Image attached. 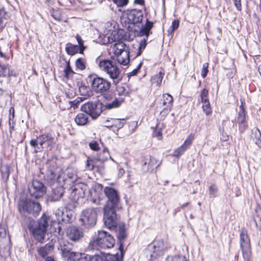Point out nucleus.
Returning <instances> with one entry per match:
<instances>
[{
	"label": "nucleus",
	"mask_w": 261,
	"mask_h": 261,
	"mask_svg": "<svg viewBox=\"0 0 261 261\" xmlns=\"http://www.w3.org/2000/svg\"><path fill=\"white\" fill-rule=\"evenodd\" d=\"M160 165V162L152 156H149V158H145L143 162V168L144 170L148 172H152L154 169H156Z\"/></svg>",
	"instance_id": "obj_19"
},
{
	"label": "nucleus",
	"mask_w": 261,
	"mask_h": 261,
	"mask_svg": "<svg viewBox=\"0 0 261 261\" xmlns=\"http://www.w3.org/2000/svg\"><path fill=\"white\" fill-rule=\"evenodd\" d=\"M50 13L52 17L58 21L61 20V16L60 11L54 9L50 10Z\"/></svg>",
	"instance_id": "obj_48"
},
{
	"label": "nucleus",
	"mask_w": 261,
	"mask_h": 261,
	"mask_svg": "<svg viewBox=\"0 0 261 261\" xmlns=\"http://www.w3.org/2000/svg\"><path fill=\"white\" fill-rule=\"evenodd\" d=\"M115 239L112 235L104 230H98L97 234L92 238L89 243V247L91 249H109L115 244Z\"/></svg>",
	"instance_id": "obj_1"
},
{
	"label": "nucleus",
	"mask_w": 261,
	"mask_h": 261,
	"mask_svg": "<svg viewBox=\"0 0 261 261\" xmlns=\"http://www.w3.org/2000/svg\"><path fill=\"white\" fill-rule=\"evenodd\" d=\"M116 91L118 95H122L124 94L125 92V89L124 87L121 86H117L116 87Z\"/></svg>",
	"instance_id": "obj_58"
},
{
	"label": "nucleus",
	"mask_w": 261,
	"mask_h": 261,
	"mask_svg": "<svg viewBox=\"0 0 261 261\" xmlns=\"http://www.w3.org/2000/svg\"><path fill=\"white\" fill-rule=\"evenodd\" d=\"M74 121L78 125H85L88 122V116L85 113H79L75 117Z\"/></svg>",
	"instance_id": "obj_31"
},
{
	"label": "nucleus",
	"mask_w": 261,
	"mask_h": 261,
	"mask_svg": "<svg viewBox=\"0 0 261 261\" xmlns=\"http://www.w3.org/2000/svg\"><path fill=\"white\" fill-rule=\"evenodd\" d=\"M94 167V165L93 164V161L91 160L90 158H88L87 160L86 164V168L87 170H92L93 169Z\"/></svg>",
	"instance_id": "obj_55"
},
{
	"label": "nucleus",
	"mask_w": 261,
	"mask_h": 261,
	"mask_svg": "<svg viewBox=\"0 0 261 261\" xmlns=\"http://www.w3.org/2000/svg\"><path fill=\"white\" fill-rule=\"evenodd\" d=\"M19 213L23 215L31 214L37 216L41 210V206L38 202L31 200L28 198H21L17 204Z\"/></svg>",
	"instance_id": "obj_5"
},
{
	"label": "nucleus",
	"mask_w": 261,
	"mask_h": 261,
	"mask_svg": "<svg viewBox=\"0 0 261 261\" xmlns=\"http://www.w3.org/2000/svg\"><path fill=\"white\" fill-rule=\"evenodd\" d=\"M83 101V98L82 97H77L76 99L73 101H70L69 104L70 105V107H73L74 109L77 108L78 105Z\"/></svg>",
	"instance_id": "obj_51"
},
{
	"label": "nucleus",
	"mask_w": 261,
	"mask_h": 261,
	"mask_svg": "<svg viewBox=\"0 0 261 261\" xmlns=\"http://www.w3.org/2000/svg\"><path fill=\"white\" fill-rule=\"evenodd\" d=\"M164 75V73L162 71H160L158 74L153 76L151 79V82L152 84H155L156 86H160Z\"/></svg>",
	"instance_id": "obj_37"
},
{
	"label": "nucleus",
	"mask_w": 261,
	"mask_h": 261,
	"mask_svg": "<svg viewBox=\"0 0 261 261\" xmlns=\"http://www.w3.org/2000/svg\"><path fill=\"white\" fill-rule=\"evenodd\" d=\"M219 190L217 186L212 184L208 188V194L210 197L215 198L218 196Z\"/></svg>",
	"instance_id": "obj_39"
},
{
	"label": "nucleus",
	"mask_w": 261,
	"mask_h": 261,
	"mask_svg": "<svg viewBox=\"0 0 261 261\" xmlns=\"http://www.w3.org/2000/svg\"><path fill=\"white\" fill-rule=\"evenodd\" d=\"M168 248L166 242L162 239H155L148 245L145 254L148 260H154L162 256Z\"/></svg>",
	"instance_id": "obj_2"
},
{
	"label": "nucleus",
	"mask_w": 261,
	"mask_h": 261,
	"mask_svg": "<svg viewBox=\"0 0 261 261\" xmlns=\"http://www.w3.org/2000/svg\"><path fill=\"white\" fill-rule=\"evenodd\" d=\"M73 247V245L72 243L69 242L68 241H63L60 243L62 255L63 257H67L68 260L69 259L71 255L75 253L72 251Z\"/></svg>",
	"instance_id": "obj_20"
},
{
	"label": "nucleus",
	"mask_w": 261,
	"mask_h": 261,
	"mask_svg": "<svg viewBox=\"0 0 261 261\" xmlns=\"http://www.w3.org/2000/svg\"><path fill=\"white\" fill-rule=\"evenodd\" d=\"M75 64L76 67L79 69L84 70L86 68L85 63L81 58H79L76 60Z\"/></svg>",
	"instance_id": "obj_49"
},
{
	"label": "nucleus",
	"mask_w": 261,
	"mask_h": 261,
	"mask_svg": "<svg viewBox=\"0 0 261 261\" xmlns=\"http://www.w3.org/2000/svg\"><path fill=\"white\" fill-rule=\"evenodd\" d=\"M52 248L51 245H46L45 246L42 247L38 250V254L42 257H44L49 253L50 249Z\"/></svg>",
	"instance_id": "obj_40"
},
{
	"label": "nucleus",
	"mask_w": 261,
	"mask_h": 261,
	"mask_svg": "<svg viewBox=\"0 0 261 261\" xmlns=\"http://www.w3.org/2000/svg\"><path fill=\"white\" fill-rule=\"evenodd\" d=\"M164 128V125L163 123H159L156 124L155 128H153V133L152 136L155 137L159 140L162 139V131Z\"/></svg>",
	"instance_id": "obj_34"
},
{
	"label": "nucleus",
	"mask_w": 261,
	"mask_h": 261,
	"mask_svg": "<svg viewBox=\"0 0 261 261\" xmlns=\"http://www.w3.org/2000/svg\"><path fill=\"white\" fill-rule=\"evenodd\" d=\"M120 253L108 254L103 257L104 261H122L124 256L123 245L121 244L119 246Z\"/></svg>",
	"instance_id": "obj_22"
},
{
	"label": "nucleus",
	"mask_w": 261,
	"mask_h": 261,
	"mask_svg": "<svg viewBox=\"0 0 261 261\" xmlns=\"http://www.w3.org/2000/svg\"><path fill=\"white\" fill-rule=\"evenodd\" d=\"M77 180L78 177L76 171L72 170L68 171L64 180L65 184L71 185L74 184L77 181Z\"/></svg>",
	"instance_id": "obj_27"
},
{
	"label": "nucleus",
	"mask_w": 261,
	"mask_h": 261,
	"mask_svg": "<svg viewBox=\"0 0 261 261\" xmlns=\"http://www.w3.org/2000/svg\"><path fill=\"white\" fill-rule=\"evenodd\" d=\"M44 261H56L55 259L51 256H47Z\"/></svg>",
	"instance_id": "obj_64"
},
{
	"label": "nucleus",
	"mask_w": 261,
	"mask_h": 261,
	"mask_svg": "<svg viewBox=\"0 0 261 261\" xmlns=\"http://www.w3.org/2000/svg\"><path fill=\"white\" fill-rule=\"evenodd\" d=\"M71 190L69 198L73 202H77L80 198L83 197L84 192L82 189L72 187Z\"/></svg>",
	"instance_id": "obj_25"
},
{
	"label": "nucleus",
	"mask_w": 261,
	"mask_h": 261,
	"mask_svg": "<svg viewBox=\"0 0 261 261\" xmlns=\"http://www.w3.org/2000/svg\"><path fill=\"white\" fill-rule=\"evenodd\" d=\"M101 103L93 102H88L83 105L81 107V110L85 112L87 115L90 116L92 119H96L101 114Z\"/></svg>",
	"instance_id": "obj_13"
},
{
	"label": "nucleus",
	"mask_w": 261,
	"mask_h": 261,
	"mask_svg": "<svg viewBox=\"0 0 261 261\" xmlns=\"http://www.w3.org/2000/svg\"><path fill=\"white\" fill-rule=\"evenodd\" d=\"M162 104L164 106L161 112V115L165 117L171 111L173 106V97L169 94H164L162 99Z\"/></svg>",
	"instance_id": "obj_16"
},
{
	"label": "nucleus",
	"mask_w": 261,
	"mask_h": 261,
	"mask_svg": "<svg viewBox=\"0 0 261 261\" xmlns=\"http://www.w3.org/2000/svg\"><path fill=\"white\" fill-rule=\"evenodd\" d=\"M143 14L141 10H133L127 13V19L128 22L132 24H137L142 22Z\"/></svg>",
	"instance_id": "obj_18"
},
{
	"label": "nucleus",
	"mask_w": 261,
	"mask_h": 261,
	"mask_svg": "<svg viewBox=\"0 0 261 261\" xmlns=\"http://www.w3.org/2000/svg\"><path fill=\"white\" fill-rule=\"evenodd\" d=\"M153 23L152 21H149L148 19H146L145 24L140 29L139 32V36H145L146 39H147L149 35L152 34L151 29L152 28Z\"/></svg>",
	"instance_id": "obj_24"
},
{
	"label": "nucleus",
	"mask_w": 261,
	"mask_h": 261,
	"mask_svg": "<svg viewBox=\"0 0 261 261\" xmlns=\"http://www.w3.org/2000/svg\"><path fill=\"white\" fill-rule=\"evenodd\" d=\"M147 39L144 38L140 41L139 46L138 47V51L137 52V56H140L142 54V50L146 47L147 45Z\"/></svg>",
	"instance_id": "obj_43"
},
{
	"label": "nucleus",
	"mask_w": 261,
	"mask_h": 261,
	"mask_svg": "<svg viewBox=\"0 0 261 261\" xmlns=\"http://www.w3.org/2000/svg\"><path fill=\"white\" fill-rule=\"evenodd\" d=\"M10 167L8 165H2L0 166V172L2 179L4 182H7L9 179Z\"/></svg>",
	"instance_id": "obj_32"
},
{
	"label": "nucleus",
	"mask_w": 261,
	"mask_h": 261,
	"mask_svg": "<svg viewBox=\"0 0 261 261\" xmlns=\"http://www.w3.org/2000/svg\"><path fill=\"white\" fill-rule=\"evenodd\" d=\"M208 64L207 63H205L203 64L202 69L201 71V76L203 78H205L207 75V73L208 71Z\"/></svg>",
	"instance_id": "obj_53"
},
{
	"label": "nucleus",
	"mask_w": 261,
	"mask_h": 261,
	"mask_svg": "<svg viewBox=\"0 0 261 261\" xmlns=\"http://www.w3.org/2000/svg\"><path fill=\"white\" fill-rule=\"evenodd\" d=\"M195 138L194 134H191L185 140L184 143L173 152V155L178 158L190 146Z\"/></svg>",
	"instance_id": "obj_17"
},
{
	"label": "nucleus",
	"mask_w": 261,
	"mask_h": 261,
	"mask_svg": "<svg viewBox=\"0 0 261 261\" xmlns=\"http://www.w3.org/2000/svg\"><path fill=\"white\" fill-rule=\"evenodd\" d=\"M49 220V217L44 214L30 226V229L34 238L39 242L42 243L44 240Z\"/></svg>",
	"instance_id": "obj_4"
},
{
	"label": "nucleus",
	"mask_w": 261,
	"mask_h": 261,
	"mask_svg": "<svg viewBox=\"0 0 261 261\" xmlns=\"http://www.w3.org/2000/svg\"><path fill=\"white\" fill-rule=\"evenodd\" d=\"M208 90H206V89H203L201 91L200 97L202 103L209 101L208 98Z\"/></svg>",
	"instance_id": "obj_46"
},
{
	"label": "nucleus",
	"mask_w": 261,
	"mask_h": 261,
	"mask_svg": "<svg viewBox=\"0 0 261 261\" xmlns=\"http://www.w3.org/2000/svg\"><path fill=\"white\" fill-rule=\"evenodd\" d=\"M91 261H104L103 256L97 254L93 255Z\"/></svg>",
	"instance_id": "obj_59"
},
{
	"label": "nucleus",
	"mask_w": 261,
	"mask_h": 261,
	"mask_svg": "<svg viewBox=\"0 0 261 261\" xmlns=\"http://www.w3.org/2000/svg\"><path fill=\"white\" fill-rule=\"evenodd\" d=\"M76 39L79 44L77 46L80 48V53L82 54L85 49V47L84 45V41H83L80 36L79 35L76 36Z\"/></svg>",
	"instance_id": "obj_45"
},
{
	"label": "nucleus",
	"mask_w": 261,
	"mask_h": 261,
	"mask_svg": "<svg viewBox=\"0 0 261 261\" xmlns=\"http://www.w3.org/2000/svg\"><path fill=\"white\" fill-rule=\"evenodd\" d=\"M90 149L94 151H98L99 150V144L96 141H93L89 143Z\"/></svg>",
	"instance_id": "obj_56"
},
{
	"label": "nucleus",
	"mask_w": 261,
	"mask_h": 261,
	"mask_svg": "<svg viewBox=\"0 0 261 261\" xmlns=\"http://www.w3.org/2000/svg\"><path fill=\"white\" fill-rule=\"evenodd\" d=\"M28 191L31 197L37 199L42 197L45 194L46 187L42 182L34 180L29 185Z\"/></svg>",
	"instance_id": "obj_11"
},
{
	"label": "nucleus",
	"mask_w": 261,
	"mask_h": 261,
	"mask_svg": "<svg viewBox=\"0 0 261 261\" xmlns=\"http://www.w3.org/2000/svg\"><path fill=\"white\" fill-rule=\"evenodd\" d=\"M116 209L104 208V224L110 229L114 230L117 225L118 218L116 213Z\"/></svg>",
	"instance_id": "obj_12"
},
{
	"label": "nucleus",
	"mask_w": 261,
	"mask_h": 261,
	"mask_svg": "<svg viewBox=\"0 0 261 261\" xmlns=\"http://www.w3.org/2000/svg\"><path fill=\"white\" fill-rule=\"evenodd\" d=\"M104 193L108 198V201L104 208H117L120 202L118 192L112 187H106L104 189Z\"/></svg>",
	"instance_id": "obj_10"
},
{
	"label": "nucleus",
	"mask_w": 261,
	"mask_h": 261,
	"mask_svg": "<svg viewBox=\"0 0 261 261\" xmlns=\"http://www.w3.org/2000/svg\"><path fill=\"white\" fill-rule=\"evenodd\" d=\"M202 109L206 115H208L211 113V109L209 101L203 103Z\"/></svg>",
	"instance_id": "obj_50"
},
{
	"label": "nucleus",
	"mask_w": 261,
	"mask_h": 261,
	"mask_svg": "<svg viewBox=\"0 0 261 261\" xmlns=\"http://www.w3.org/2000/svg\"><path fill=\"white\" fill-rule=\"evenodd\" d=\"M111 122V125H105V126L107 127H116L117 130L122 128L125 122L124 119H114L110 118V119H107L106 120V122Z\"/></svg>",
	"instance_id": "obj_28"
},
{
	"label": "nucleus",
	"mask_w": 261,
	"mask_h": 261,
	"mask_svg": "<svg viewBox=\"0 0 261 261\" xmlns=\"http://www.w3.org/2000/svg\"><path fill=\"white\" fill-rule=\"evenodd\" d=\"M234 5L238 11L241 10V0H233Z\"/></svg>",
	"instance_id": "obj_60"
},
{
	"label": "nucleus",
	"mask_w": 261,
	"mask_h": 261,
	"mask_svg": "<svg viewBox=\"0 0 261 261\" xmlns=\"http://www.w3.org/2000/svg\"><path fill=\"white\" fill-rule=\"evenodd\" d=\"M129 53L126 51L124 52L122 55H117L118 62L121 65H126L129 62Z\"/></svg>",
	"instance_id": "obj_36"
},
{
	"label": "nucleus",
	"mask_w": 261,
	"mask_h": 261,
	"mask_svg": "<svg viewBox=\"0 0 261 261\" xmlns=\"http://www.w3.org/2000/svg\"><path fill=\"white\" fill-rule=\"evenodd\" d=\"M98 66L114 81L117 80H119L120 70L115 61L110 59L102 60L99 61Z\"/></svg>",
	"instance_id": "obj_6"
},
{
	"label": "nucleus",
	"mask_w": 261,
	"mask_h": 261,
	"mask_svg": "<svg viewBox=\"0 0 261 261\" xmlns=\"http://www.w3.org/2000/svg\"><path fill=\"white\" fill-rule=\"evenodd\" d=\"M123 99L122 98H115L112 102H107L103 105V107L106 109H112L119 107L122 102Z\"/></svg>",
	"instance_id": "obj_30"
},
{
	"label": "nucleus",
	"mask_w": 261,
	"mask_h": 261,
	"mask_svg": "<svg viewBox=\"0 0 261 261\" xmlns=\"http://www.w3.org/2000/svg\"><path fill=\"white\" fill-rule=\"evenodd\" d=\"M142 65V63L140 62L139 65H138L137 67L134 69L132 71L129 72L127 73V76L128 77H130L132 76L136 75L138 72H139L140 69L141 68V66Z\"/></svg>",
	"instance_id": "obj_54"
},
{
	"label": "nucleus",
	"mask_w": 261,
	"mask_h": 261,
	"mask_svg": "<svg viewBox=\"0 0 261 261\" xmlns=\"http://www.w3.org/2000/svg\"><path fill=\"white\" fill-rule=\"evenodd\" d=\"M89 78L92 90L95 93L103 94L109 90L111 83L108 80L99 77L97 75H90Z\"/></svg>",
	"instance_id": "obj_7"
},
{
	"label": "nucleus",
	"mask_w": 261,
	"mask_h": 261,
	"mask_svg": "<svg viewBox=\"0 0 261 261\" xmlns=\"http://www.w3.org/2000/svg\"><path fill=\"white\" fill-rule=\"evenodd\" d=\"M111 159L114 162L116 163V162L113 159L111 158ZM116 164L118 165V176L119 177H121L124 175L125 173V170L123 168H121L119 166V164L118 163L116 162Z\"/></svg>",
	"instance_id": "obj_57"
},
{
	"label": "nucleus",
	"mask_w": 261,
	"mask_h": 261,
	"mask_svg": "<svg viewBox=\"0 0 261 261\" xmlns=\"http://www.w3.org/2000/svg\"><path fill=\"white\" fill-rule=\"evenodd\" d=\"M97 208L90 207L84 210L81 215L80 221L87 228L95 226L97 220Z\"/></svg>",
	"instance_id": "obj_8"
},
{
	"label": "nucleus",
	"mask_w": 261,
	"mask_h": 261,
	"mask_svg": "<svg viewBox=\"0 0 261 261\" xmlns=\"http://www.w3.org/2000/svg\"><path fill=\"white\" fill-rule=\"evenodd\" d=\"M240 244L244 260L250 261L251 258L250 241L247 231L245 229H242L240 231Z\"/></svg>",
	"instance_id": "obj_9"
},
{
	"label": "nucleus",
	"mask_w": 261,
	"mask_h": 261,
	"mask_svg": "<svg viewBox=\"0 0 261 261\" xmlns=\"http://www.w3.org/2000/svg\"><path fill=\"white\" fill-rule=\"evenodd\" d=\"M104 33L105 34V37H107L108 42L110 43L113 42H116L118 41L120 39L118 31L116 30L114 27H113V29L112 28H106V30L105 31Z\"/></svg>",
	"instance_id": "obj_21"
},
{
	"label": "nucleus",
	"mask_w": 261,
	"mask_h": 261,
	"mask_svg": "<svg viewBox=\"0 0 261 261\" xmlns=\"http://www.w3.org/2000/svg\"><path fill=\"white\" fill-rule=\"evenodd\" d=\"M113 50L115 55H122L124 52L128 53L129 49L125 43L121 41L116 42L113 46Z\"/></svg>",
	"instance_id": "obj_23"
},
{
	"label": "nucleus",
	"mask_w": 261,
	"mask_h": 261,
	"mask_svg": "<svg viewBox=\"0 0 261 261\" xmlns=\"http://www.w3.org/2000/svg\"><path fill=\"white\" fill-rule=\"evenodd\" d=\"M6 16H7V12L5 10V9L3 8L0 9V22H1L0 30L1 31H2V29L4 27L3 20L4 19L6 18Z\"/></svg>",
	"instance_id": "obj_47"
},
{
	"label": "nucleus",
	"mask_w": 261,
	"mask_h": 261,
	"mask_svg": "<svg viewBox=\"0 0 261 261\" xmlns=\"http://www.w3.org/2000/svg\"><path fill=\"white\" fill-rule=\"evenodd\" d=\"M55 143L54 134L51 133L42 134L36 139L30 141V145L34 148V151L36 153L42 151L44 148L50 150Z\"/></svg>",
	"instance_id": "obj_3"
},
{
	"label": "nucleus",
	"mask_w": 261,
	"mask_h": 261,
	"mask_svg": "<svg viewBox=\"0 0 261 261\" xmlns=\"http://www.w3.org/2000/svg\"><path fill=\"white\" fill-rule=\"evenodd\" d=\"M171 258H172V261H186V257L185 256L176 255Z\"/></svg>",
	"instance_id": "obj_61"
},
{
	"label": "nucleus",
	"mask_w": 261,
	"mask_h": 261,
	"mask_svg": "<svg viewBox=\"0 0 261 261\" xmlns=\"http://www.w3.org/2000/svg\"><path fill=\"white\" fill-rule=\"evenodd\" d=\"M64 73L65 76L66 78H68L71 74L74 73V72L70 65V63L69 61L66 63V65L64 69Z\"/></svg>",
	"instance_id": "obj_44"
},
{
	"label": "nucleus",
	"mask_w": 261,
	"mask_h": 261,
	"mask_svg": "<svg viewBox=\"0 0 261 261\" xmlns=\"http://www.w3.org/2000/svg\"><path fill=\"white\" fill-rule=\"evenodd\" d=\"M117 237L118 239L119 245L123 244V242L126 237V228L124 224H120L116 231Z\"/></svg>",
	"instance_id": "obj_29"
},
{
	"label": "nucleus",
	"mask_w": 261,
	"mask_h": 261,
	"mask_svg": "<svg viewBox=\"0 0 261 261\" xmlns=\"http://www.w3.org/2000/svg\"><path fill=\"white\" fill-rule=\"evenodd\" d=\"M179 20L178 19L174 20L172 23L171 25L169 27V29L168 30V34H172L175 30L177 29V28L179 27Z\"/></svg>",
	"instance_id": "obj_42"
},
{
	"label": "nucleus",
	"mask_w": 261,
	"mask_h": 261,
	"mask_svg": "<svg viewBox=\"0 0 261 261\" xmlns=\"http://www.w3.org/2000/svg\"><path fill=\"white\" fill-rule=\"evenodd\" d=\"M118 7H122L128 4V0H112Z\"/></svg>",
	"instance_id": "obj_52"
},
{
	"label": "nucleus",
	"mask_w": 261,
	"mask_h": 261,
	"mask_svg": "<svg viewBox=\"0 0 261 261\" xmlns=\"http://www.w3.org/2000/svg\"><path fill=\"white\" fill-rule=\"evenodd\" d=\"M79 92L81 95L85 97L84 99H85L86 97H89L92 95V91L90 88L84 85H81L79 87Z\"/></svg>",
	"instance_id": "obj_35"
},
{
	"label": "nucleus",
	"mask_w": 261,
	"mask_h": 261,
	"mask_svg": "<svg viewBox=\"0 0 261 261\" xmlns=\"http://www.w3.org/2000/svg\"><path fill=\"white\" fill-rule=\"evenodd\" d=\"M9 113H10L9 121H10L12 119H13L14 117L15 110L13 107H11L10 108Z\"/></svg>",
	"instance_id": "obj_63"
},
{
	"label": "nucleus",
	"mask_w": 261,
	"mask_h": 261,
	"mask_svg": "<svg viewBox=\"0 0 261 261\" xmlns=\"http://www.w3.org/2000/svg\"><path fill=\"white\" fill-rule=\"evenodd\" d=\"M254 138H255V144L259 147L261 148V133L258 129V128H256L253 131Z\"/></svg>",
	"instance_id": "obj_41"
},
{
	"label": "nucleus",
	"mask_w": 261,
	"mask_h": 261,
	"mask_svg": "<svg viewBox=\"0 0 261 261\" xmlns=\"http://www.w3.org/2000/svg\"><path fill=\"white\" fill-rule=\"evenodd\" d=\"M66 51L68 55H73L79 51L80 52V48L76 45L68 43L66 45Z\"/></svg>",
	"instance_id": "obj_38"
},
{
	"label": "nucleus",
	"mask_w": 261,
	"mask_h": 261,
	"mask_svg": "<svg viewBox=\"0 0 261 261\" xmlns=\"http://www.w3.org/2000/svg\"><path fill=\"white\" fill-rule=\"evenodd\" d=\"M92 256L93 255L75 252L71 255L70 258L68 261H91Z\"/></svg>",
	"instance_id": "obj_26"
},
{
	"label": "nucleus",
	"mask_w": 261,
	"mask_h": 261,
	"mask_svg": "<svg viewBox=\"0 0 261 261\" xmlns=\"http://www.w3.org/2000/svg\"><path fill=\"white\" fill-rule=\"evenodd\" d=\"M64 194V189L62 187H58L52 190V194L51 195V199L53 201L59 200L63 196Z\"/></svg>",
	"instance_id": "obj_33"
},
{
	"label": "nucleus",
	"mask_w": 261,
	"mask_h": 261,
	"mask_svg": "<svg viewBox=\"0 0 261 261\" xmlns=\"http://www.w3.org/2000/svg\"><path fill=\"white\" fill-rule=\"evenodd\" d=\"M247 117V115L243 102L241 101V104L239 106L235 118L236 123L238 124L239 129L241 133H243L248 127Z\"/></svg>",
	"instance_id": "obj_14"
},
{
	"label": "nucleus",
	"mask_w": 261,
	"mask_h": 261,
	"mask_svg": "<svg viewBox=\"0 0 261 261\" xmlns=\"http://www.w3.org/2000/svg\"><path fill=\"white\" fill-rule=\"evenodd\" d=\"M66 236L73 242H79L84 236V229L80 226H70L66 231Z\"/></svg>",
	"instance_id": "obj_15"
},
{
	"label": "nucleus",
	"mask_w": 261,
	"mask_h": 261,
	"mask_svg": "<svg viewBox=\"0 0 261 261\" xmlns=\"http://www.w3.org/2000/svg\"><path fill=\"white\" fill-rule=\"evenodd\" d=\"M6 236V230L4 226L0 225V238H4Z\"/></svg>",
	"instance_id": "obj_62"
}]
</instances>
